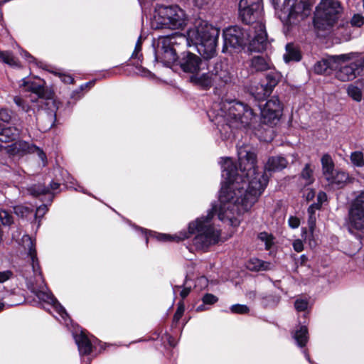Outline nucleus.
<instances>
[{
    "instance_id": "44",
    "label": "nucleus",
    "mask_w": 364,
    "mask_h": 364,
    "mask_svg": "<svg viewBox=\"0 0 364 364\" xmlns=\"http://www.w3.org/2000/svg\"><path fill=\"white\" fill-rule=\"evenodd\" d=\"M141 38H139L136 45H135V49L132 53V57L133 58H139V56L141 55V54L139 55V53L141 51Z\"/></svg>"
},
{
    "instance_id": "21",
    "label": "nucleus",
    "mask_w": 364,
    "mask_h": 364,
    "mask_svg": "<svg viewBox=\"0 0 364 364\" xmlns=\"http://www.w3.org/2000/svg\"><path fill=\"white\" fill-rule=\"evenodd\" d=\"M287 159L283 156H272L269 158L265 165V171L264 172L281 171L287 167Z\"/></svg>"
},
{
    "instance_id": "28",
    "label": "nucleus",
    "mask_w": 364,
    "mask_h": 364,
    "mask_svg": "<svg viewBox=\"0 0 364 364\" xmlns=\"http://www.w3.org/2000/svg\"><path fill=\"white\" fill-rule=\"evenodd\" d=\"M269 264H270L269 262L257 258H253L249 261L247 268L252 271L267 270L268 269Z\"/></svg>"
},
{
    "instance_id": "40",
    "label": "nucleus",
    "mask_w": 364,
    "mask_h": 364,
    "mask_svg": "<svg viewBox=\"0 0 364 364\" xmlns=\"http://www.w3.org/2000/svg\"><path fill=\"white\" fill-rule=\"evenodd\" d=\"M202 301L203 304L212 305L218 301V298L212 294L207 293L203 296Z\"/></svg>"
},
{
    "instance_id": "53",
    "label": "nucleus",
    "mask_w": 364,
    "mask_h": 364,
    "mask_svg": "<svg viewBox=\"0 0 364 364\" xmlns=\"http://www.w3.org/2000/svg\"><path fill=\"white\" fill-rule=\"evenodd\" d=\"M60 78L63 82L67 84L73 83L74 80L73 77L68 75H60Z\"/></svg>"
},
{
    "instance_id": "1",
    "label": "nucleus",
    "mask_w": 364,
    "mask_h": 364,
    "mask_svg": "<svg viewBox=\"0 0 364 364\" xmlns=\"http://www.w3.org/2000/svg\"><path fill=\"white\" fill-rule=\"evenodd\" d=\"M238 169L230 158L222 159V184L219 200L223 204L218 216L220 220H230L223 208L229 209L230 205L240 206L247 211L257 201L265 189L269 176L265 172H259L256 153L248 146L237 149Z\"/></svg>"
},
{
    "instance_id": "38",
    "label": "nucleus",
    "mask_w": 364,
    "mask_h": 364,
    "mask_svg": "<svg viewBox=\"0 0 364 364\" xmlns=\"http://www.w3.org/2000/svg\"><path fill=\"white\" fill-rule=\"evenodd\" d=\"M352 26L360 28L364 25V16L360 14L353 16L350 21Z\"/></svg>"
},
{
    "instance_id": "14",
    "label": "nucleus",
    "mask_w": 364,
    "mask_h": 364,
    "mask_svg": "<svg viewBox=\"0 0 364 364\" xmlns=\"http://www.w3.org/2000/svg\"><path fill=\"white\" fill-rule=\"evenodd\" d=\"M346 225L351 233L364 229V190L358 192L350 203Z\"/></svg>"
},
{
    "instance_id": "3",
    "label": "nucleus",
    "mask_w": 364,
    "mask_h": 364,
    "mask_svg": "<svg viewBox=\"0 0 364 364\" xmlns=\"http://www.w3.org/2000/svg\"><path fill=\"white\" fill-rule=\"evenodd\" d=\"M336 70V76L341 81L353 80L364 74V53L350 52L331 55L317 62L314 71L317 74L328 75Z\"/></svg>"
},
{
    "instance_id": "6",
    "label": "nucleus",
    "mask_w": 364,
    "mask_h": 364,
    "mask_svg": "<svg viewBox=\"0 0 364 364\" xmlns=\"http://www.w3.org/2000/svg\"><path fill=\"white\" fill-rule=\"evenodd\" d=\"M343 6L338 0H321L316 6L313 23L315 29L329 33L344 26L340 22Z\"/></svg>"
},
{
    "instance_id": "54",
    "label": "nucleus",
    "mask_w": 364,
    "mask_h": 364,
    "mask_svg": "<svg viewBox=\"0 0 364 364\" xmlns=\"http://www.w3.org/2000/svg\"><path fill=\"white\" fill-rule=\"evenodd\" d=\"M20 54L29 63H31L34 60V58L26 50H21Z\"/></svg>"
},
{
    "instance_id": "29",
    "label": "nucleus",
    "mask_w": 364,
    "mask_h": 364,
    "mask_svg": "<svg viewBox=\"0 0 364 364\" xmlns=\"http://www.w3.org/2000/svg\"><path fill=\"white\" fill-rule=\"evenodd\" d=\"M0 60L11 67L19 68L21 66L19 62L12 53L9 51H0Z\"/></svg>"
},
{
    "instance_id": "57",
    "label": "nucleus",
    "mask_w": 364,
    "mask_h": 364,
    "mask_svg": "<svg viewBox=\"0 0 364 364\" xmlns=\"http://www.w3.org/2000/svg\"><path fill=\"white\" fill-rule=\"evenodd\" d=\"M315 196V192L313 190H309V193L306 195L307 200H312Z\"/></svg>"
},
{
    "instance_id": "26",
    "label": "nucleus",
    "mask_w": 364,
    "mask_h": 364,
    "mask_svg": "<svg viewBox=\"0 0 364 364\" xmlns=\"http://www.w3.org/2000/svg\"><path fill=\"white\" fill-rule=\"evenodd\" d=\"M294 338L299 347H304L309 340L307 328L304 326H301L299 328L295 331Z\"/></svg>"
},
{
    "instance_id": "12",
    "label": "nucleus",
    "mask_w": 364,
    "mask_h": 364,
    "mask_svg": "<svg viewBox=\"0 0 364 364\" xmlns=\"http://www.w3.org/2000/svg\"><path fill=\"white\" fill-rule=\"evenodd\" d=\"M232 74L229 72L227 65L221 63L215 64L210 73H204L200 76H191V82L198 85L202 89H210L214 83L218 86L231 82Z\"/></svg>"
},
{
    "instance_id": "45",
    "label": "nucleus",
    "mask_w": 364,
    "mask_h": 364,
    "mask_svg": "<svg viewBox=\"0 0 364 364\" xmlns=\"http://www.w3.org/2000/svg\"><path fill=\"white\" fill-rule=\"evenodd\" d=\"M14 100L17 106L21 107L24 111H28V106L26 105L24 100L20 97L16 96L14 97Z\"/></svg>"
},
{
    "instance_id": "15",
    "label": "nucleus",
    "mask_w": 364,
    "mask_h": 364,
    "mask_svg": "<svg viewBox=\"0 0 364 364\" xmlns=\"http://www.w3.org/2000/svg\"><path fill=\"white\" fill-rule=\"evenodd\" d=\"M262 0H240L239 14L246 24H254L261 14Z\"/></svg>"
},
{
    "instance_id": "16",
    "label": "nucleus",
    "mask_w": 364,
    "mask_h": 364,
    "mask_svg": "<svg viewBox=\"0 0 364 364\" xmlns=\"http://www.w3.org/2000/svg\"><path fill=\"white\" fill-rule=\"evenodd\" d=\"M179 65L183 72L192 73V76H198L196 75L198 72L208 66L205 61L190 52L183 53L182 57L179 59Z\"/></svg>"
},
{
    "instance_id": "58",
    "label": "nucleus",
    "mask_w": 364,
    "mask_h": 364,
    "mask_svg": "<svg viewBox=\"0 0 364 364\" xmlns=\"http://www.w3.org/2000/svg\"><path fill=\"white\" fill-rule=\"evenodd\" d=\"M308 258L305 255L300 256L301 264H303L307 261Z\"/></svg>"
},
{
    "instance_id": "33",
    "label": "nucleus",
    "mask_w": 364,
    "mask_h": 364,
    "mask_svg": "<svg viewBox=\"0 0 364 364\" xmlns=\"http://www.w3.org/2000/svg\"><path fill=\"white\" fill-rule=\"evenodd\" d=\"M258 238L264 242L265 249L269 250L273 245V237L266 232H262L258 235Z\"/></svg>"
},
{
    "instance_id": "50",
    "label": "nucleus",
    "mask_w": 364,
    "mask_h": 364,
    "mask_svg": "<svg viewBox=\"0 0 364 364\" xmlns=\"http://www.w3.org/2000/svg\"><path fill=\"white\" fill-rule=\"evenodd\" d=\"M96 80H91L80 85V91H84L85 90H90L93 88V86Z\"/></svg>"
},
{
    "instance_id": "41",
    "label": "nucleus",
    "mask_w": 364,
    "mask_h": 364,
    "mask_svg": "<svg viewBox=\"0 0 364 364\" xmlns=\"http://www.w3.org/2000/svg\"><path fill=\"white\" fill-rule=\"evenodd\" d=\"M14 210L16 215L21 218L26 216L30 213V210L28 208L21 205L15 206L14 208Z\"/></svg>"
},
{
    "instance_id": "20",
    "label": "nucleus",
    "mask_w": 364,
    "mask_h": 364,
    "mask_svg": "<svg viewBox=\"0 0 364 364\" xmlns=\"http://www.w3.org/2000/svg\"><path fill=\"white\" fill-rule=\"evenodd\" d=\"M250 67L252 71L262 72L270 69L272 68V63L268 58L264 56L257 55L251 59Z\"/></svg>"
},
{
    "instance_id": "8",
    "label": "nucleus",
    "mask_w": 364,
    "mask_h": 364,
    "mask_svg": "<svg viewBox=\"0 0 364 364\" xmlns=\"http://www.w3.org/2000/svg\"><path fill=\"white\" fill-rule=\"evenodd\" d=\"M270 93L250 92V95L260 109L262 123L272 127L279 121L283 105L277 95L270 96Z\"/></svg>"
},
{
    "instance_id": "56",
    "label": "nucleus",
    "mask_w": 364,
    "mask_h": 364,
    "mask_svg": "<svg viewBox=\"0 0 364 364\" xmlns=\"http://www.w3.org/2000/svg\"><path fill=\"white\" fill-rule=\"evenodd\" d=\"M28 88H29L28 91H32V92L41 91V90H42L41 85H40V84L37 85V83H36L34 82H31V86H29Z\"/></svg>"
},
{
    "instance_id": "60",
    "label": "nucleus",
    "mask_w": 364,
    "mask_h": 364,
    "mask_svg": "<svg viewBox=\"0 0 364 364\" xmlns=\"http://www.w3.org/2000/svg\"><path fill=\"white\" fill-rule=\"evenodd\" d=\"M308 212L309 213L310 215H314V207L313 205H311L309 208H308Z\"/></svg>"
},
{
    "instance_id": "59",
    "label": "nucleus",
    "mask_w": 364,
    "mask_h": 364,
    "mask_svg": "<svg viewBox=\"0 0 364 364\" xmlns=\"http://www.w3.org/2000/svg\"><path fill=\"white\" fill-rule=\"evenodd\" d=\"M318 198L319 200L322 198H326V194L324 192H320L318 195Z\"/></svg>"
},
{
    "instance_id": "61",
    "label": "nucleus",
    "mask_w": 364,
    "mask_h": 364,
    "mask_svg": "<svg viewBox=\"0 0 364 364\" xmlns=\"http://www.w3.org/2000/svg\"><path fill=\"white\" fill-rule=\"evenodd\" d=\"M205 310L204 304L200 305L197 307L196 311H202Z\"/></svg>"
},
{
    "instance_id": "43",
    "label": "nucleus",
    "mask_w": 364,
    "mask_h": 364,
    "mask_svg": "<svg viewBox=\"0 0 364 364\" xmlns=\"http://www.w3.org/2000/svg\"><path fill=\"white\" fill-rule=\"evenodd\" d=\"M13 276V272L11 270H5L0 272V283H3L7 280H9L10 278H11Z\"/></svg>"
},
{
    "instance_id": "9",
    "label": "nucleus",
    "mask_w": 364,
    "mask_h": 364,
    "mask_svg": "<svg viewBox=\"0 0 364 364\" xmlns=\"http://www.w3.org/2000/svg\"><path fill=\"white\" fill-rule=\"evenodd\" d=\"M221 110L225 114L227 125L232 129L246 127L255 116L247 105L236 100L223 102Z\"/></svg>"
},
{
    "instance_id": "19",
    "label": "nucleus",
    "mask_w": 364,
    "mask_h": 364,
    "mask_svg": "<svg viewBox=\"0 0 364 364\" xmlns=\"http://www.w3.org/2000/svg\"><path fill=\"white\" fill-rule=\"evenodd\" d=\"M75 341L80 355H88L92 351V344L85 332L75 335Z\"/></svg>"
},
{
    "instance_id": "10",
    "label": "nucleus",
    "mask_w": 364,
    "mask_h": 364,
    "mask_svg": "<svg viewBox=\"0 0 364 364\" xmlns=\"http://www.w3.org/2000/svg\"><path fill=\"white\" fill-rule=\"evenodd\" d=\"M313 0H284L279 18L287 25H296L311 14Z\"/></svg>"
},
{
    "instance_id": "34",
    "label": "nucleus",
    "mask_w": 364,
    "mask_h": 364,
    "mask_svg": "<svg viewBox=\"0 0 364 364\" xmlns=\"http://www.w3.org/2000/svg\"><path fill=\"white\" fill-rule=\"evenodd\" d=\"M0 220L4 225H11L14 223L12 215L3 209L0 210Z\"/></svg>"
},
{
    "instance_id": "36",
    "label": "nucleus",
    "mask_w": 364,
    "mask_h": 364,
    "mask_svg": "<svg viewBox=\"0 0 364 364\" xmlns=\"http://www.w3.org/2000/svg\"><path fill=\"white\" fill-rule=\"evenodd\" d=\"M230 311L232 314H246L250 311V309L247 305L234 304L230 306Z\"/></svg>"
},
{
    "instance_id": "4",
    "label": "nucleus",
    "mask_w": 364,
    "mask_h": 364,
    "mask_svg": "<svg viewBox=\"0 0 364 364\" xmlns=\"http://www.w3.org/2000/svg\"><path fill=\"white\" fill-rule=\"evenodd\" d=\"M224 46L225 48H240L248 42L250 51L261 52L267 45V35L264 24L257 21L244 30L239 26H231L223 31Z\"/></svg>"
},
{
    "instance_id": "23",
    "label": "nucleus",
    "mask_w": 364,
    "mask_h": 364,
    "mask_svg": "<svg viewBox=\"0 0 364 364\" xmlns=\"http://www.w3.org/2000/svg\"><path fill=\"white\" fill-rule=\"evenodd\" d=\"M20 129L16 127H8L0 131V141L10 142L15 141L20 135Z\"/></svg>"
},
{
    "instance_id": "63",
    "label": "nucleus",
    "mask_w": 364,
    "mask_h": 364,
    "mask_svg": "<svg viewBox=\"0 0 364 364\" xmlns=\"http://www.w3.org/2000/svg\"><path fill=\"white\" fill-rule=\"evenodd\" d=\"M272 1V4L274 5V7L277 6L279 5V0H270Z\"/></svg>"
},
{
    "instance_id": "47",
    "label": "nucleus",
    "mask_w": 364,
    "mask_h": 364,
    "mask_svg": "<svg viewBox=\"0 0 364 364\" xmlns=\"http://www.w3.org/2000/svg\"><path fill=\"white\" fill-rule=\"evenodd\" d=\"M48 211V207L46 205H41L37 208L36 211V217H43Z\"/></svg>"
},
{
    "instance_id": "5",
    "label": "nucleus",
    "mask_w": 364,
    "mask_h": 364,
    "mask_svg": "<svg viewBox=\"0 0 364 364\" xmlns=\"http://www.w3.org/2000/svg\"><path fill=\"white\" fill-rule=\"evenodd\" d=\"M23 242H28V255L31 257V267L36 277V284H33L32 282L28 281V289H30L31 291L33 292L40 300L54 306L58 314L65 319V317L68 316V314L64 307L58 303L57 299L51 293L44 291L46 287L45 281L37 258V253L33 241L30 237L26 236V238L23 240Z\"/></svg>"
},
{
    "instance_id": "27",
    "label": "nucleus",
    "mask_w": 364,
    "mask_h": 364,
    "mask_svg": "<svg viewBox=\"0 0 364 364\" xmlns=\"http://www.w3.org/2000/svg\"><path fill=\"white\" fill-rule=\"evenodd\" d=\"M301 58L300 52L294 44L288 43L286 46V54L284 55V59L286 62L291 60L299 61Z\"/></svg>"
},
{
    "instance_id": "49",
    "label": "nucleus",
    "mask_w": 364,
    "mask_h": 364,
    "mask_svg": "<svg viewBox=\"0 0 364 364\" xmlns=\"http://www.w3.org/2000/svg\"><path fill=\"white\" fill-rule=\"evenodd\" d=\"M308 225L311 233L313 234V232L316 227V217L314 215H309L308 220Z\"/></svg>"
},
{
    "instance_id": "13",
    "label": "nucleus",
    "mask_w": 364,
    "mask_h": 364,
    "mask_svg": "<svg viewBox=\"0 0 364 364\" xmlns=\"http://www.w3.org/2000/svg\"><path fill=\"white\" fill-rule=\"evenodd\" d=\"M37 98L36 100L38 106L47 109L50 113H47L38 119V126L41 132H47L53 127L55 120V110L58 108L57 102L54 98L55 92H33Z\"/></svg>"
},
{
    "instance_id": "22",
    "label": "nucleus",
    "mask_w": 364,
    "mask_h": 364,
    "mask_svg": "<svg viewBox=\"0 0 364 364\" xmlns=\"http://www.w3.org/2000/svg\"><path fill=\"white\" fill-rule=\"evenodd\" d=\"M60 186V184L59 183L53 181L48 187L43 184L34 185L31 188L30 191L31 193L35 196L46 195L52 193L53 191L58 189Z\"/></svg>"
},
{
    "instance_id": "11",
    "label": "nucleus",
    "mask_w": 364,
    "mask_h": 364,
    "mask_svg": "<svg viewBox=\"0 0 364 364\" xmlns=\"http://www.w3.org/2000/svg\"><path fill=\"white\" fill-rule=\"evenodd\" d=\"M187 21L184 11L178 6H161L156 10L152 26L156 29H178L183 28Z\"/></svg>"
},
{
    "instance_id": "39",
    "label": "nucleus",
    "mask_w": 364,
    "mask_h": 364,
    "mask_svg": "<svg viewBox=\"0 0 364 364\" xmlns=\"http://www.w3.org/2000/svg\"><path fill=\"white\" fill-rule=\"evenodd\" d=\"M309 302L306 299H296L294 303V307L298 311H304L307 309Z\"/></svg>"
},
{
    "instance_id": "55",
    "label": "nucleus",
    "mask_w": 364,
    "mask_h": 364,
    "mask_svg": "<svg viewBox=\"0 0 364 364\" xmlns=\"http://www.w3.org/2000/svg\"><path fill=\"white\" fill-rule=\"evenodd\" d=\"M191 291V287H183L182 290L180 291V296H181L182 300L188 296Z\"/></svg>"
},
{
    "instance_id": "42",
    "label": "nucleus",
    "mask_w": 364,
    "mask_h": 364,
    "mask_svg": "<svg viewBox=\"0 0 364 364\" xmlns=\"http://www.w3.org/2000/svg\"><path fill=\"white\" fill-rule=\"evenodd\" d=\"M0 119L4 122L9 123L11 119V112L7 109H1Z\"/></svg>"
},
{
    "instance_id": "46",
    "label": "nucleus",
    "mask_w": 364,
    "mask_h": 364,
    "mask_svg": "<svg viewBox=\"0 0 364 364\" xmlns=\"http://www.w3.org/2000/svg\"><path fill=\"white\" fill-rule=\"evenodd\" d=\"M292 245L294 250L297 252H301L304 250L303 242L299 239L294 240Z\"/></svg>"
},
{
    "instance_id": "62",
    "label": "nucleus",
    "mask_w": 364,
    "mask_h": 364,
    "mask_svg": "<svg viewBox=\"0 0 364 364\" xmlns=\"http://www.w3.org/2000/svg\"><path fill=\"white\" fill-rule=\"evenodd\" d=\"M304 355H305L306 358L308 360V361L311 362L310 356H309V353H308L306 350H304Z\"/></svg>"
},
{
    "instance_id": "32",
    "label": "nucleus",
    "mask_w": 364,
    "mask_h": 364,
    "mask_svg": "<svg viewBox=\"0 0 364 364\" xmlns=\"http://www.w3.org/2000/svg\"><path fill=\"white\" fill-rule=\"evenodd\" d=\"M350 161L353 164V165L356 166H364V155L361 151H354L350 154Z\"/></svg>"
},
{
    "instance_id": "52",
    "label": "nucleus",
    "mask_w": 364,
    "mask_h": 364,
    "mask_svg": "<svg viewBox=\"0 0 364 364\" xmlns=\"http://www.w3.org/2000/svg\"><path fill=\"white\" fill-rule=\"evenodd\" d=\"M138 70H139V72L137 73H139V75H141L142 76L148 77H154V74H152L149 70H148L144 68H139Z\"/></svg>"
},
{
    "instance_id": "51",
    "label": "nucleus",
    "mask_w": 364,
    "mask_h": 364,
    "mask_svg": "<svg viewBox=\"0 0 364 364\" xmlns=\"http://www.w3.org/2000/svg\"><path fill=\"white\" fill-rule=\"evenodd\" d=\"M363 92H348V95L355 101L360 102L363 98Z\"/></svg>"
},
{
    "instance_id": "25",
    "label": "nucleus",
    "mask_w": 364,
    "mask_h": 364,
    "mask_svg": "<svg viewBox=\"0 0 364 364\" xmlns=\"http://www.w3.org/2000/svg\"><path fill=\"white\" fill-rule=\"evenodd\" d=\"M280 76L277 73H270L268 74L265 80L262 82L261 87L264 91H272L275 86L278 84Z\"/></svg>"
},
{
    "instance_id": "30",
    "label": "nucleus",
    "mask_w": 364,
    "mask_h": 364,
    "mask_svg": "<svg viewBox=\"0 0 364 364\" xmlns=\"http://www.w3.org/2000/svg\"><path fill=\"white\" fill-rule=\"evenodd\" d=\"M281 299L280 296L275 294H270L263 296L262 304L265 307H274L278 305Z\"/></svg>"
},
{
    "instance_id": "31",
    "label": "nucleus",
    "mask_w": 364,
    "mask_h": 364,
    "mask_svg": "<svg viewBox=\"0 0 364 364\" xmlns=\"http://www.w3.org/2000/svg\"><path fill=\"white\" fill-rule=\"evenodd\" d=\"M313 173V170L311 168L310 165L306 164L301 173V178L304 181V186H309L313 183L314 181Z\"/></svg>"
},
{
    "instance_id": "17",
    "label": "nucleus",
    "mask_w": 364,
    "mask_h": 364,
    "mask_svg": "<svg viewBox=\"0 0 364 364\" xmlns=\"http://www.w3.org/2000/svg\"><path fill=\"white\" fill-rule=\"evenodd\" d=\"M16 153L18 154H25L27 153H36L38 157L41 159L43 165L46 166L47 164V157L43 151L39 147L30 144L23 141H19L13 144Z\"/></svg>"
},
{
    "instance_id": "7",
    "label": "nucleus",
    "mask_w": 364,
    "mask_h": 364,
    "mask_svg": "<svg viewBox=\"0 0 364 364\" xmlns=\"http://www.w3.org/2000/svg\"><path fill=\"white\" fill-rule=\"evenodd\" d=\"M216 212V207L208 210L205 217L197 218L188 225L191 234L197 233L193 242L197 249L206 250L210 246L217 244L220 238V230L210 224V220Z\"/></svg>"
},
{
    "instance_id": "37",
    "label": "nucleus",
    "mask_w": 364,
    "mask_h": 364,
    "mask_svg": "<svg viewBox=\"0 0 364 364\" xmlns=\"http://www.w3.org/2000/svg\"><path fill=\"white\" fill-rule=\"evenodd\" d=\"M184 311H185V306H184V303L183 301H180L178 303V306H177V309L173 315V323L176 324L179 320L181 319V318L182 317L183 313H184Z\"/></svg>"
},
{
    "instance_id": "35",
    "label": "nucleus",
    "mask_w": 364,
    "mask_h": 364,
    "mask_svg": "<svg viewBox=\"0 0 364 364\" xmlns=\"http://www.w3.org/2000/svg\"><path fill=\"white\" fill-rule=\"evenodd\" d=\"M188 236H186V235H183V237H178L177 235L171 236L170 235L159 233L156 236V239L159 241H164V242H166V241H177V242H178V241L184 240Z\"/></svg>"
},
{
    "instance_id": "24",
    "label": "nucleus",
    "mask_w": 364,
    "mask_h": 364,
    "mask_svg": "<svg viewBox=\"0 0 364 364\" xmlns=\"http://www.w3.org/2000/svg\"><path fill=\"white\" fill-rule=\"evenodd\" d=\"M322 166V172L324 178H327L336 170L334 168V163L331 156L328 154L323 155L321 159Z\"/></svg>"
},
{
    "instance_id": "48",
    "label": "nucleus",
    "mask_w": 364,
    "mask_h": 364,
    "mask_svg": "<svg viewBox=\"0 0 364 364\" xmlns=\"http://www.w3.org/2000/svg\"><path fill=\"white\" fill-rule=\"evenodd\" d=\"M289 225L292 228H297L300 225V220L296 217L291 216L289 218Z\"/></svg>"
},
{
    "instance_id": "2",
    "label": "nucleus",
    "mask_w": 364,
    "mask_h": 364,
    "mask_svg": "<svg viewBox=\"0 0 364 364\" xmlns=\"http://www.w3.org/2000/svg\"><path fill=\"white\" fill-rule=\"evenodd\" d=\"M219 29L207 21L196 20L193 27L188 29L187 37L178 33L159 36L154 42L155 59L166 67H171L178 58V48L180 45L191 43L198 52L205 59H210L216 54Z\"/></svg>"
},
{
    "instance_id": "64",
    "label": "nucleus",
    "mask_w": 364,
    "mask_h": 364,
    "mask_svg": "<svg viewBox=\"0 0 364 364\" xmlns=\"http://www.w3.org/2000/svg\"><path fill=\"white\" fill-rule=\"evenodd\" d=\"M4 306L5 304L3 302H0V311H1L4 309Z\"/></svg>"
},
{
    "instance_id": "18",
    "label": "nucleus",
    "mask_w": 364,
    "mask_h": 364,
    "mask_svg": "<svg viewBox=\"0 0 364 364\" xmlns=\"http://www.w3.org/2000/svg\"><path fill=\"white\" fill-rule=\"evenodd\" d=\"M325 179L328 182L329 185L337 189L343 188L350 181L348 173L341 169L336 170L333 174H331Z\"/></svg>"
}]
</instances>
